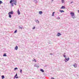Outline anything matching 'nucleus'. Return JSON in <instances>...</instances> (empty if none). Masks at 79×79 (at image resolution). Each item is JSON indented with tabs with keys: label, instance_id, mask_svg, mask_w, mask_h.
<instances>
[{
	"label": "nucleus",
	"instance_id": "13",
	"mask_svg": "<svg viewBox=\"0 0 79 79\" xmlns=\"http://www.w3.org/2000/svg\"><path fill=\"white\" fill-rule=\"evenodd\" d=\"M73 66L75 68H76L77 67V65H76V64H75L73 65Z\"/></svg>",
	"mask_w": 79,
	"mask_h": 79
},
{
	"label": "nucleus",
	"instance_id": "3",
	"mask_svg": "<svg viewBox=\"0 0 79 79\" xmlns=\"http://www.w3.org/2000/svg\"><path fill=\"white\" fill-rule=\"evenodd\" d=\"M14 13V12L13 11V10L11 11H10L8 13V15H13Z\"/></svg>",
	"mask_w": 79,
	"mask_h": 79
},
{
	"label": "nucleus",
	"instance_id": "11",
	"mask_svg": "<svg viewBox=\"0 0 79 79\" xmlns=\"http://www.w3.org/2000/svg\"><path fill=\"white\" fill-rule=\"evenodd\" d=\"M42 13H43L42 12V11H40L39 12V14H40V15H42Z\"/></svg>",
	"mask_w": 79,
	"mask_h": 79
},
{
	"label": "nucleus",
	"instance_id": "32",
	"mask_svg": "<svg viewBox=\"0 0 79 79\" xmlns=\"http://www.w3.org/2000/svg\"><path fill=\"white\" fill-rule=\"evenodd\" d=\"M62 3H64V1H62Z\"/></svg>",
	"mask_w": 79,
	"mask_h": 79
},
{
	"label": "nucleus",
	"instance_id": "9",
	"mask_svg": "<svg viewBox=\"0 0 79 79\" xmlns=\"http://www.w3.org/2000/svg\"><path fill=\"white\" fill-rule=\"evenodd\" d=\"M17 13L18 15H20V12H19V9L18 10Z\"/></svg>",
	"mask_w": 79,
	"mask_h": 79
},
{
	"label": "nucleus",
	"instance_id": "28",
	"mask_svg": "<svg viewBox=\"0 0 79 79\" xmlns=\"http://www.w3.org/2000/svg\"><path fill=\"white\" fill-rule=\"evenodd\" d=\"M20 73H22V69H20Z\"/></svg>",
	"mask_w": 79,
	"mask_h": 79
},
{
	"label": "nucleus",
	"instance_id": "10",
	"mask_svg": "<svg viewBox=\"0 0 79 79\" xmlns=\"http://www.w3.org/2000/svg\"><path fill=\"white\" fill-rule=\"evenodd\" d=\"M35 22H36V23H39V21L38 20H35Z\"/></svg>",
	"mask_w": 79,
	"mask_h": 79
},
{
	"label": "nucleus",
	"instance_id": "8",
	"mask_svg": "<svg viewBox=\"0 0 79 79\" xmlns=\"http://www.w3.org/2000/svg\"><path fill=\"white\" fill-rule=\"evenodd\" d=\"M59 11H60V13H63V12H64V10H59Z\"/></svg>",
	"mask_w": 79,
	"mask_h": 79
},
{
	"label": "nucleus",
	"instance_id": "31",
	"mask_svg": "<svg viewBox=\"0 0 79 79\" xmlns=\"http://www.w3.org/2000/svg\"><path fill=\"white\" fill-rule=\"evenodd\" d=\"M69 58L68 57V58L67 59V61H69Z\"/></svg>",
	"mask_w": 79,
	"mask_h": 79
},
{
	"label": "nucleus",
	"instance_id": "34",
	"mask_svg": "<svg viewBox=\"0 0 79 79\" xmlns=\"http://www.w3.org/2000/svg\"><path fill=\"white\" fill-rule=\"evenodd\" d=\"M58 19H60V18L59 17H58Z\"/></svg>",
	"mask_w": 79,
	"mask_h": 79
},
{
	"label": "nucleus",
	"instance_id": "36",
	"mask_svg": "<svg viewBox=\"0 0 79 79\" xmlns=\"http://www.w3.org/2000/svg\"><path fill=\"white\" fill-rule=\"evenodd\" d=\"M50 55H53V54H52V53H51V54H50Z\"/></svg>",
	"mask_w": 79,
	"mask_h": 79
},
{
	"label": "nucleus",
	"instance_id": "25",
	"mask_svg": "<svg viewBox=\"0 0 79 79\" xmlns=\"http://www.w3.org/2000/svg\"><path fill=\"white\" fill-rule=\"evenodd\" d=\"M17 32V30H15V31H14V33H16Z\"/></svg>",
	"mask_w": 79,
	"mask_h": 79
},
{
	"label": "nucleus",
	"instance_id": "1",
	"mask_svg": "<svg viewBox=\"0 0 79 79\" xmlns=\"http://www.w3.org/2000/svg\"><path fill=\"white\" fill-rule=\"evenodd\" d=\"M13 2H14L13 3L14 5H16V3H17V1L16 0H11L10 2V3H11Z\"/></svg>",
	"mask_w": 79,
	"mask_h": 79
},
{
	"label": "nucleus",
	"instance_id": "23",
	"mask_svg": "<svg viewBox=\"0 0 79 79\" xmlns=\"http://www.w3.org/2000/svg\"><path fill=\"white\" fill-rule=\"evenodd\" d=\"M63 56L64 57V58H66V55H65V54H64V55H63Z\"/></svg>",
	"mask_w": 79,
	"mask_h": 79
},
{
	"label": "nucleus",
	"instance_id": "4",
	"mask_svg": "<svg viewBox=\"0 0 79 79\" xmlns=\"http://www.w3.org/2000/svg\"><path fill=\"white\" fill-rule=\"evenodd\" d=\"M57 36L59 37L60 35H61V34L60 33H58L57 34Z\"/></svg>",
	"mask_w": 79,
	"mask_h": 79
},
{
	"label": "nucleus",
	"instance_id": "21",
	"mask_svg": "<svg viewBox=\"0 0 79 79\" xmlns=\"http://www.w3.org/2000/svg\"><path fill=\"white\" fill-rule=\"evenodd\" d=\"M17 69H18V68H15V69H14V70H17Z\"/></svg>",
	"mask_w": 79,
	"mask_h": 79
},
{
	"label": "nucleus",
	"instance_id": "14",
	"mask_svg": "<svg viewBox=\"0 0 79 79\" xmlns=\"http://www.w3.org/2000/svg\"><path fill=\"white\" fill-rule=\"evenodd\" d=\"M1 77L2 79H4V78H5V76H4V75H2L1 76Z\"/></svg>",
	"mask_w": 79,
	"mask_h": 79
},
{
	"label": "nucleus",
	"instance_id": "37",
	"mask_svg": "<svg viewBox=\"0 0 79 79\" xmlns=\"http://www.w3.org/2000/svg\"><path fill=\"white\" fill-rule=\"evenodd\" d=\"M64 55H65V54H66V53H64Z\"/></svg>",
	"mask_w": 79,
	"mask_h": 79
},
{
	"label": "nucleus",
	"instance_id": "18",
	"mask_svg": "<svg viewBox=\"0 0 79 79\" xmlns=\"http://www.w3.org/2000/svg\"><path fill=\"white\" fill-rule=\"evenodd\" d=\"M55 12H54L52 13V16H54V14H55Z\"/></svg>",
	"mask_w": 79,
	"mask_h": 79
},
{
	"label": "nucleus",
	"instance_id": "35",
	"mask_svg": "<svg viewBox=\"0 0 79 79\" xmlns=\"http://www.w3.org/2000/svg\"><path fill=\"white\" fill-rule=\"evenodd\" d=\"M72 3H73V2H71L70 3L71 4H72Z\"/></svg>",
	"mask_w": 79,
	"mask_h": 79
},
{
	"label": "nucleus",
	"instance_id": "30",
	"mask_svg": "<svg viewBox=\"0 0 79 79\" xmlns=\"http://www.w3.org/2000/svg\"><path fill=\"white\" fill-rule=\"evenodd\" d=\"M33 29H35V27H34L32 28Z\"/></svg>",
	"mask_w": 79,
	"mask_h": 79
},
{
	"label": "nucleus",
	"instance_id": "7",
	"mask_svg": "<svg viewBox=\"0 0 79 79\" xmlns=\"http://www.w3.org/2000/svg\"><path fill=\"white\" fill-rule=\"evenodd\" d=\"M65 8V6H62L61 8L60 9H64Z\"/></svg>",
	"mask_w": 79,
	"mask_h": 79
},
{
	"label": "nucleus",
	"instance_id": "20",
	"mask_svg": "<svg viewBox=\"0 0 79 79\" xmlns=\"http://www.w3.org/2000/svg\"><path fill=\"white\" fill-rule=\"evenodd\" d=\"M2 3H3V2L2 1L0 0V5H1Z\"/></svg>",
	"mask_w": 79,
	"mask_h": 79
},
{
	"label": "nucleus",
	"instance_id": "6",
	"mask_svg": "<svg viewBox=\"0 0 79 79\" xmlns=\"http://www.w3.org/2000/svg\"><path fill=\"white\" fill-rule=\"evenodd\" d=\"M15 49L16 50H17L18 49V46H16V47H15Z\"/></svg>",
	"mask_w": 79,
	"mask_h": 79
},
{
	"label": "nucleus",
	"instance_id": "17",
	"mask_svg": "<svg viewBox=\"0 0 79 79\" xmlns=\"http://www.w3.org/2000/svg\"><path fill=\"white\" fill-rule=\"evenodd\" d=\"M19 29H23V27H20V26H19Z\"/></svg>",
	"mask_w": 79,
	"mask_h": 79
},
{
	"label": "nucleus",
	"instance_id": "16",
	"mask_svg": "<svg viewBox=\"0 0 79 79\" xmlns=\"http://www.w3.org/2000/svg\"><path fill=\"white\" fill-rule=\"evenodd\" d=\"M34 2L35 3H37V0H34Z\"/></svg>",
	"mask_w": 79,
	"mask_h": 79
},
{
	"label": "nucleus",
	"instance_id": "27",
	"mask_svg": "<svg viewBox=\"0 0 79 79\" xmlns=\"http://www.w3.org/2000/svg\"><path fill=\"white\" fill-rule=\"evenodd\" d=\"M33 61H35V62H36V60H35V59H34V60H33Z\"/></svg>",
	"mask_w": 79,
	"mask_h": 79
},
{
	"label": "nucleus",
	"instance_id": "15",
	"mask_svg": "<svg viewBox=\"0 0 79 79\" xmlns=\"http://www.w3.org/2000/svg\"><path fill=\"white\" fill-rule=\"evenodd\" d=\"M8 15H9V17L10 18H11V15L10 14H8Z\"/></svg>",
	"mask_w": 79,
	"mask_h": 79
},
{
	"label": "nucleus",
	"instance_id": "33",
	"mask_svg": "<svg viewBox=\"0 0 79 79\" xmlns=\"http://www.w3.org/2000/svg\"><path fill=\"white\" fill-rule=\"evenodd\" d=\"M51 79H55V78L53 77H52Z\"/></svg>",
	"mask_w": 79,
	"mask_h": 79
},
{
	"label": "nucleus",
	"instance_id": "2",
	"mask_svg": "<svg viewBox=\"0 0 79 79\" xmlns=\"http://www.w3.org/2000/svg\"><path fill=\"white\" fill-rule=\"evenodd\" d=\"M70 15L74 19L76 18V17H75L74 13L73 12H71L70 13Z\"/></svg>",
	"mask_w": 79,
	"mask_h": 79
},
{
	"label": "nucleus",
	"instance_id": "19",
	"mask_svg": "<svg viewBox=\"0 0 79 79\" xmlns=\"http://www.w3.org/2000/svg\"><path fill=\"white\" fill-rule=\"evenodd\" d=\"M3 56H6V54H4L3 55Z\"/></svg>",
	"mask_w": 79,
	"mask_h": 79
},
{
	"label": "nucleus",
	"instance_id": "38",
	"mask_svg": "<svg viewBox=\"0 0 79 79\" xmlns=\"http://www.w3.org/2000/svg\"><path fill=\"white\" fill-rule=\"evenodd\" d=\"M61 0V1H64V0Z\"/></svg>",
	"mask_w": 79,
	"mask_h": 79
},
{
	"label": "nucleus",
	"instance_id": "5",
	"mask_svg": "<svg viewBox=\"0 0 79 79\" xmlns=\"http://www.w3.org/2000/svg\"><path fill=\"white\" fill-rule=\"evenodd\" d=\"M64 61H65V62H66H66H67V61H68V59L66 58V57H65V60H64Z\"/></svg>",
	"mask_w": 79,
	"mask_h": 79
},
{
	"label": "nucleus",
	"instance_id": "24",
	"mask_svg": "<svg viewBox=\"0 0 79 79\" xmlns=\"http://www.w3.org/2000/svg\"><path fill=\"white\" fill-rule=\"evenodd\" d=\"M18 76V75L17 74V73L15 75V76H14V78L15 77H16V76Z\"/></svg>",
	"mask_w": 79,
	"mask_h": 79
},
{
	"label": "nucleus",
	"instance_id": "26",
	"mask_svg": "<svg viewBox=\"0 0 79 79\" xmlns=\"http://www.w3.org/2000/svg\"><path fill=\"white\" fill-rule=\"evenodd\" d=\"M34 66H35V67H39V66H37V65H36V64H35V65H34Z\"/></svg>",
	"mask_w": 79,
	"mask_h": 79
},
{
	"label": "nucleus",
	"instance_id": "29",
	"mask_svg": "<svg viewBox=\"0 0 79 79\" xmlns=\"http://www.w3.org/2000/svg\"><path fill=\"white\" fill-rule=\"evenodd\" d=\"M19 77H14V78H16V79H18V78Z\"/></svg>",
	"mask_w": 79,
	"mask_h": 79
},
{
	"label": "nucleus",
	"instance_id": "12",
	"mask_svg": "<svg viewBox=\"0 0 79 79\" xmlns=\"http://www.w3.org/2000/svg\"><path fill=\"white\" fill-rule=\"evenodd\" d=\"M40 71H42V73H44V70L42 69H40Z\"/></svg>",
	"mask_w": 79,
	"mask_h": 79
},
{
	"label": "nucleus",
	"instance_id": "22",
	"mask_svg": "<svg viewBox=\"0 0 79 79\" xmlns=\"http://www.w3.org/2000/svg\"><path fill=\"white\" fill-rule=\"evenodd\" d=\"M14 4L13 3H11V5H12V6H14V4Z\"/></svg>",
	"mask_w": 79,
	"mask_h": 79
}]
</instances>
